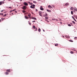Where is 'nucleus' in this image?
I'll list each match as a JSON object with an SVG mask.
<instances>
[{"mask_svg": "<svg viewBox=\"0 0 77 77\" xmlns=\"http://www.w3.org/2000/svg\"><path fill=\"white\" fill-rule=\"evenodd\" d=\"M70 24H72V23H70Z\"/></svg>", "mask_w": 77, "mask_h": 77, "instance_id": "nucleus-43", "label": "nucleus"}, {"mask_svg": "<svg viewBox=\"0 0 77 77\" xmlns=\"http://www.w3.org/2000/svg\"><path fill=\"white\" fill-rule=\"evenodd\" d=\"M42 8V6H41V8H40V9L42 11H43V10H44V8Z\"/></svg>", "mask_w": 77, "mask_h": 77, "instance_id": "nucleus-13", "label": "nucleus"}, {"mask_svg": "<svg viewBox=\"0 0 77 77\" xmlns=\"http://www.w3.org/2000/svg\"><path fill=\"white\" fill-rule=\"evenodd\" d=\"M52 6L53 7V8H54V5H52Z\"/></svg>", "mask_w": 77, "mask_h": 77, "instance_id": "nucleus-39", "label": "nucleus"}, {"mask_svg": "<svg viewBox=\"0 0 77 77\" xmlns=\"http://www.w3.org/2000/svg\"><path fill=\"white\" fill-rule=\"evenodd\" d=\"M22 9L23 10H26V9H27V6H23V7L22 8Z\"/></svg>", "mask_w": 77, "mask_h": 77, "instance_id": "nucleus-1", "label": "nucleus"}, {"mask_svg": "<svg viewBox=\"0 0 77 77\" xmlns=\"http://www.w3.org/2000/svg\"><path fill=\"white\" fill-rule=\"evenodd\" d=\"M52 20H54V21H55V20H56V19H52Z\"/></svg>", "mask_w": 77, "mask_h": 77, "instance_id": "nucleus-31", "label": "nucleus"}, {"mask_svg": "<svg viewBox=\"0 0 77 77\" xmlns=\"http://www.w3.org/2000/svg\"><path fill=\"white\" fill-rule=\"evenodd\" d=\"M7 15V14H5L3 16V17H5Z\"/></svg>", "mask_w": 77, "mask_h": 77, "instance_id": "nucleus-26", "label": "nucleus"}, {"mask_svg": "<svg viewBox=\"0 0 77 77\" xmlns=\"http://www.w3.org/2000/svg\"><path fill=\"white\" fill-rule=\"evenodd\" d=\"M22 0H20V2H22Z\"/></svg>", "mask_w": 77, "mask_h": 77, "instance_id": "nucleus-55", "label": "nucleus"}, {"mask_svg": "<svg viewBox=\"0 0 77 77\" xmlns=\"http://www.w3.org/2000/svg\"><path fill=\"white\" fill-rule=\"evenodd\" d=\"M23 13H25V12H26V11H24V10H23Z\"/></svg>", "mask_w": 77, "mask_h": 77, "instance_id": "nucleus-25", "label": "nucleus"}, {"mask_svg": "<svg viewBox=\"0 0 77 77\" xmlns=\"http://www.w3.org/2000/svg\"><path fill=\"white\" fill-rule=\"evenodd\" d=\"M71 10H73V7H71Z\"/></svg>", "mask_w": 77, "mask_h": 77, "instance_id": "nucleus-27", "label": "nucleus"}, {"mask_svg": "<svg viewBox=\"0 0 77 77\" xmlns=\"http://www.w3.org/2000/svg\"><path fill=\"white\" fill-rule=\"evenodd\" d=\"M1 20H0V22H1Z\"/></svg>", "mask_w": 77, "mask_h": 77, "instance_id": "nucleus-56", "label": "nucleus"}, {"mask_svg": "<svg viewBox=\"0 0 77 77\" xmlns=\"http://www.w3.org/2000/svg\"><path fill=\"white\" fill-rule=\"evenodd\" d=\"M28 3H29V4H30V2H28Z\"/></svg>", "mask_w": 77, "mask_h": 77, "instance_id": "nucleus-45", "label": "nucleus"}, {"mask_svg": "<svg viewBox=\"0 0 77 77\" xmlns=\"http://www.w3.org/2000/svg\"><path fill=\"white\" fill-rule=\"evenodd\" d=\"M36 11L37 12V11H38V10H37V9H36Z\"/></svg>", "mask_w": 77, "mask_h": 77, "instance_id": "nucleus-42", "label": "nucleus"}, {"mask_svg": "<svg viewBox=\"0 0 77 77\" xmlns=\"http://www.w3.org/2000/svg\"><path fill=\"white\" fill-rule=\"evenodd\" d=\"M1 13H0V15H1Z\"/></svg>", "mask_w": 77, "mask_h": 77, "instance_id": "nucleus-61", "label": "nucleus"}, {"mask_svg": "<svg viewBox=\"0 0 77 77\" xmlns=\"http://www.w3.org/2000/svg\"><path fill=\"white\" fill-rule=\"evenodd\" d=\"M69 42H73V41L72 40H69Z\"/></svg>", "mask_w": 77, "mask_h": 77, "instance_id": "nucleus-21", "label": "nucleus"}, {"mask_svg": "<svg viewBox=\"0 0 77 77\" xmlns=\"http://www.w3.org/2000/svg\"><path fill=\"white\" fill-rule=\"evenodd\" d=\"M65 6H68V5H69V3L68 2H67L65 3Z\"/></svg>", "mask_w": 77, "mask_h": 77, "instance_id": "nucleus-5", "label": "nucleus"}, {"mask_svg": "<svg viewBox=\"0 0 77 77\" xmlns=\"http://www.w3.org/2000/svg\"><path fill=\"white\" fill-rule=\"evenodd\" d=\"M48 8H53V7H51V6L50 5H48Z\"/></svg>", "mask_w": 77, "mask_h": 77, "instance_id": "nucleus-14", "label": "nucleus"}, {"mask_svg": "<svg viewBox=\"0 0 77 77\" xmlns=\"http://www.w3.org/2000/svg\"><path fill=\"white\" fill-rule=\"evenodd\" d=\"M34 30V31H36L38 30V29L37 28H36Z\"/></svg>", "mask_w": 77, "mask_h": 77, "instance_id": "nucleus-20", "label": "nucleus"}, {"mask_svg": "<svg viewBox=\"0 0 77 77\" xmlns=\"http://www.w3.org/2000/svg\"><path fill=\"white\" fill-rule=\"evenodd\" d=\"M38 31L39 32H41V29L40 28L38 29Z\"/></svg>", "mask_w": 77, "mask_h": 77, "instance_id": "nucleus-22", "label": "nucleus"}, {"mask_svg": "<svg viewBox=\"0 0 77 77\" xmlns=\"http://www.w3.org/2000/svg\"><path fill=\"white\" fill-rule=\"evenodd\" d=\"M12 15H13V13H12Z\"/></svg>", "mask_w": 77, "mask_h": 77, "instance_id": "nucleus-60", "label": "nucleus"}, {"mask_svg": "<svg viewBox=\"0 0 77 77\" xmlns=\"http://www.w3.org/2000/svg\"><path fill=\"white\" fill-rule=\"evenodd\" d=\"M74 39H77V37H75Z\"/></svg>", "mask_w": 77, "mask_h": 77, "instance_id": "nucleus-40", "label": "nucleus"}, {"mask_svg": "<svg viewBox=\"0 0 77 77\" xmlns=\"http://www.w3.org/2000/svg\"><path fill=\"white\" fill-rule=\"evenodd\" d=\"M33 3H36V1H34L33 2Z\"/></svg>", "mask_w": 77, "mask_h": 77, "instance_id": "nucleus-29", "label": "nucleus"}, {"mask_svg": "<svg viewBox=\"0 0 77 77\" xmlns=\"http://www.w3.org/2000/svg\"><path fill=\"white\" fill-rule=\"evenodd\" d=\"M43 31H44V32H45V30H43Z\"/></svg>", "mask_w": 77, "mask_h": 77, "instance_id": "nucleus-50", "label": "nucleus"}, {"mask_svg": "<svg viewBox=\"0 0 77 77\" xmlns=\"http://www.w3.org/2000/svg\"><path fill=\"white\" fill-rule=\"evenodd\" d=\"M12 12V11H10V12Z\"/></svg>", "mask_w": 77, "mask_h": 77, "instance_id": "nucleus-49", "label": "nucleus"}, {"mask_svg": "<svg viewBox=\"0 0 77 77\" xmlns=\"http://www.w3.org/2000/svg\"><path fill=\"white\" fill-rule=\"evenodd\" d=\"M66 37L67 38H70V37L69 36V35H66Z\"/></svg>", "mask_w": 77, "mask_h": 77, "instance_id": "nucleus-12", "label": "nucleus"}, {"mask_svg": "<svg viewBox=\"0 0 77 77\" xmlns=\"http://www.w3.org/2000/svg\"><path fill=\"white\" fill-rule=\"evenodd\" d=\"M25 18H26V19H29V18H30V17H29H29H27L25 16Z\"/></svg>", "mask_w": 77, "mask_h": 77, "instance_id": "nucleus-19", "label": "nucleus"}, {"mask_svg": "<svg viewBox=\"0 0 77 77\" xmlns=\"http://www.w3.org/2000/svg\"><path fill=\"white\" fill-rule=\"evenodd\" d=\"M15 12H16V13H17V11H15Z\"/></svg>", "mask_w": 77, "mask_h": 77, "instance_id": "nucleus-57", "label": "nucleus"}, {"mask_svg": "<svg viewBox=\"0 0 77 77\" xmlns=\"http://www.w3.org/2000/svg\"><path fill=\"white\" fill-rule=\"evenodd\" d=\"M38 13L40 16L41 17H42V12H41V11H39Z\"/></svg>", "mask_w": 77, "mask_h": 77, "instance_id": "nucleus-3", "label": "nucleus"}, {"mask_svg": "<svg viewBox=\"0 0 77 77\" xmlns=\"http://www.w3.org/2000/svg\"><path fill=\"white\" fill-rule=\"evenodd\" d=\"M32 19H33V20H36V18L35 17H32Z\"/></svg>", "mask_w": 77, "mask_h": 77, "instance_id": "nucleus-10", "label": "nucleus"}, {"mask_svg": "<svg viewBox=\"0 0 77 77\" xmlns=\"http://www.w3.org/2000/svg\"><path fill=\"white\" fill-rule=\"evenodd\" d=\"M3 11H4V10H2L1 11V12H3Z\"/></svg>", "mask_w": 77, "mask_h": 77, "instance_id": "nucleus-41", "label": "nucleus"}, {"mask_svg": "<svg viewBox=\"0 0 77 77\" xmlns=\"http://www.w3.org/2000/svg\"><path fill=\"white\" fill-rule=\"evenodd\" d=\"M35 5H32L30 6V8H32L33 9H35Z\"/></svg>", "mask_w": 77, "mask_h": 77, "instance_id": "nucleus-2", "label": "nucleus"}, {"mask_svg": "<svg viewBox=\"0 0 77 77\" xmlns=\"http://www.w3.org/2000/svg\"><path fill=\"white\" fill-rule=\"evenodd\" d=\"M47 16H48V14L47 13H45V15H43V17H47Z\"/></svg>", "mask_w": 77, "mask_h": 77, "instance_id": "nucleus-9", "label": "nucleus"}, {"mask_svg": "<svg viewBox=\"0 0 77 77\" xmlns=\"http://www.w3.org/2000/svg\"><path fill=\"white\" fill-rule=\"evenodd\" d=\"M45 20L46 21H47L48 20Z\"/></svg>", "mask_w": 77, "mask_h": 77, "instance_id": "nucleus-52", "label": "nucleus"}, {"mask_svg": "<svg viewBox=\"0 0 77 77\" xmlns=\"http://www.w3.org/2000/svg\"><path fill=\"white\" fill-rule=\"evenodd\" d=\"M15 11V10H13V11Z\"/></svg>", "mask_w": 77, "mask_h": 77, "instance_id": "nucleus-47", "label": "nucleus"}, {"mask_svg": "<svg viewBox=\"0 0 77 77\" xmlns=\"http://www.w3.org/2000/svg\"><path fill=\"white\" fill-rule=\"evenodd\" d=\"M2 3H3V4L4 3L2 2H0V5H2Z\"/></svg>", "mask_w": 77, "mask_h": 77, "instance_id": "nucleus-16", "label": "nucleus"}, {"mask_svg": "<svg viewBox=\"0 0 77 77\" xmlns=\"http://www.w3.org/2000/svg\"><path fill=\"white\" fill-rule=\"evenodd\" d=\"M5 18H4L3 19L2 18V21H3V20H5Z\"/></svg>", "mask_w": 77, "mask_h": 77, "instance_id": "nucleus-32", "label": "nucleus"}, {"mask_svg": "<svg viewBox=\"0 0 77 77\" xmlns=\"http://www.w3.org/2000/svg\"><path fill=\"white\" fill-rule=\"evenodd\" d=\"M28 17H30V16H31V14L28 13Z\"/></svg>", "mask_w": 77, "mask_h": 77, "instance_id": "nucleus-17", "label": "nucleus"}, {"mask_svg": "<svg viewBox=\"0 0 77 77\" xmlns=\"http://www.w3.org/2000/svg\"><path fill=\"white\" fill-rule=\"evenodd\" d=\"M33 28L34 29H36V26L35 25H33Z\"/></svg>", "mask_w": 77, "mask_h": 77, "instance_id": "nucleus-15", "label": "nucleus"}, {"mask_svg": "<svg viewBox=\"0 0 77 77\" xmlns=\"http://www.w3.org/2000/svg\"><path fill=\"white\" fill-rule=\"evenodd\" d=\"M35 20L32 21V23H35Z\"/></svg>", "mask_w": 77, "mask_h": 77, "instance_id": "nucleus-37", "label": "nucleus"}, {"mask_svg": "<svg viewBox=\"0 0 77 77\" xmlns=\"http://www.w3.org/2000/svg\"><path fill=\"white\" fill-rule=\"evenodd\" d=\"M73 9L74 10V11H77V9L76 8V7H74L73 8Z\"/></svg>", "mask_w": 77, "mask_h": 77, "instance_id": "nucleus-6", "label": "nucleus"}, {"mask_svg": "<svg viewBox=\"0 0 77 77\" xmlns=\"http://www.w3.org/2000/svg\"><path fill=\"white\" fill-rule=\"evenodd\" d=\"M30 5H33V3H30Z\"/></svg>", "mask_w": 77, "mask_h": 77, "instance_id": "nucleus-34", "label": "nucleus"}, {"mask_svg": "<svg viewBox=\"0 0 77 77\" xmlns=\"http://www.w3.org/2000/svg\"><path fill=\"white\" fill-rule=\"evenodd\" d=\"M48 12H51V10H48Z\"/></svg>", "mask_w": 77, "mask_h": 77, "instance_id": "nucleus-33", "label": "nucleus"}, {"mask_svg": "<svg viewBox=\"0 0 77 77\" xmlns=\"http://www.w3.org/2000/svg\"><path fill=\"white\" fill-rule=\"evenodd\" d=\"M74 51H75V50H74Z\"/></svg>", "mask_w": 77, "mask_h": 77, "instance_id": "nucleus-58", "label": "nucleus"}, {"mask_svg": "<svg viewBox=\"0 0 77 77\" xmlns=\"http://www.w3.org/2000/svg\"><path fill=\"white\" fill-rule=\"evenodd\" d=\"M9 8H10L11 9H12V8L11 7H9Z\"/></svg>", "mask_w": 77, "mask_h": 77, "instance_id": "nucleus-38", "label": "nucleus"}, {"mask_svg": "<svg viewBox=\"0 0 77 77\" xmlns=\"http://www.w3.org/2000/svg\"><path fill=\"white\" fill-rule=\"evenodd\" d=\"M55 20H56V21H58V20L57 19H56Z\"/></svg>", "mask_w": 77, "mask_h": 77, "instance_id": "nucleus-44", "label": "nucleus"}, {"mask_svg": "<svg viewBox=\"0 0 77 77\" xmlns=\"http://www.w3.org/2000/svg\"><path fill=\"white\" fill-rule=\"evenodd\" d=\"M63 38H65V36H64V35H63Z\"/></svg>", "mask_w": 77, "mask_h": 77, "instance_id": "nucleus-48", "label": "nucleus"}, {"mask_svg": "<svg viewBox=\"0 0 77 77\" xmlns=\"http://www.w3.org/2000/svg\"><path fill=\"white\" fill-rule=\"evenodd\" d=\"M23 5L25 6H28V4L26 2H24Z\"/></svg>", "mask_w": 77, "mask_h": 77, "instance_id": "nucleus-4", "label": "nucleus"}, {"mask_svg": "<svg viewBox=\"0 0 77 77\" xmlns=\"http://www.w3.org/2000/svg\"><path fill=\"white\" fill-rule=\"evenodd\" d=\"M30 0L32 1V0Z\"/></svg>", "mask_w": 77, "mask_h": 77, "instance_id": "nucleus-62", "label": "nucleus"}, {"mask_svg": "<svg viewBox=\"0 0 77 77\" xmlns=\"http://www.w3.org/2000/svg\"><path fill=\"white\" fill-rule=\"evenodd\" d=\"M5 74H6V75H8L9 74V73H8V72H5Z\"/></svg>", "mask_w": 77, "mask_h": 77, "instance_id": "nucleus-11", "label": "nucleus"}, {"mask_svg": "<svg viewBox=\"0 0 77 77\" xmlns=\"http://www.w3.org/2000/svg\"><path fill=\"white\" fill-rule=\"evenodd\" d=\"M11 69H7L6 70L7 72H11Z\"/></svg>", "mask_w": 77, "mask_h": 77, "instance_id": "nucleus-8", "label": "nucleus"}, {"mask_svg": "<svg viewBox=\"0 0 77 77\" xmlns=\"http://www.w3.org/2000/svg\"><path fill=\"white\" fill-rule=\"evenodd\" d=\"M75 17H76V18L77 19V16H75Z\"/></svg>", "mask_w": 77, "mask_h": 77, "instance_id": "nucleus-53", "label": "nucleus"}, {"mask_svg": "<svg viewBox=\"0 0 77 77\" xmlns=\"http://www.w3.org/2000/svg\"><path fill=\"white\" fill-rule=\"evenodd\" d=\"M1 15H3V14H1Z\"/></svg>", "mask_w": 77, "mask_h": 77, "instance_id": "nucleus-46", "label": "nucleus"}, {"mask_svg": "<svg viewBox=\"0 0 77 77\" xmlns=\"http://www.w3.org/2000/svg\"><path fill=\"white\" fill-rule=\"evenodd\" d=\"M72 18H73V19L74 20V21H75V22H77V20H75V18H74V17L72 16Z\"/></svg>", "mask_w": 77, "mask_h": 77, "instance_id": "nucleus-7", "label": "nucleus"}, {"mask_svg": "<svg viewBox=\"0 0 77 77\" xmlns=\"http://www.w3.org/2000/svg\"><path fill=\"white\" fill-rule=\"evenodd\" d=\"M68 26H69V27H71V25L70 24H68Z\"/></svg>", "mask_w": 77, "mask_h": 77, "instance_id": "nucleus-24", "label": "nucleus"}, {"mask_svg": "<svg viewBox=\"0 0 77 77\" xmlns=\"http://www.w3.org/2000/svg\"><path fill=\"white\" fill-rule=\"evenodd\" d=\"M71 14H72V15H73V11H71Z\"/></svg>", "mask_w": 77, "mask_h": 77, "instance_id": "nucleus-23", "label": "nucleus"}, {"mask_svg": "<svg viewBox=\"0 0 77 77\" xmlns=\"http://www.w3.org/2000/svg\"><path fill=\"white\" fill-rule=\"evenodd\" d=\"M60 24H62V22H60Z\"/></svg>", "mask_w": 77, "mask_h": 77, "instance_id": "nucleus-54", "label": "nucleus"}, {"mask_svg": "<svg viewBox=\"0 0 77 77\" xmlns=\"http://www.w3.org/2000/svg\"><path fill=\"white\" fill-rule=\"evenodd\" d=\"M8 1H11V0H8Z\"/></svg>", "mask_w": 77, "mask_h": 77, "instance_id": "nucleus-59", "label": "nucleus"}, {"mask_svg": "<svg viewBox=\"0 0 77 77\" xmlns=\"http://www.w3.org/2000/svg\"><path fill=\"white\" fill-rule=\"evenodd\" d=\"M59 45V44H56L55 45V46L56 47H57V46H58Z\"/></svg>", "mask_w": 77, "mask_h": 77, "instance_id": "nucleus-18", "label": "nucleus"}, {"mask_svg": "<svg viewBox=\"0 0 77 77\" xmlns=\"http://www.w3.org/2000/svg\"><path fill=\"white\" fill-rule=\"evenodd\" d=\"M72 22L74 24H75V22H74V21H72Z\"/></svg>", "mask_w": 77, "mask_h": 77, "instance_id": "nucleus-30", "label": "nucleus"}, {"mask_svg": "<svg viewBox=\"0 0 77 77\" xmlns=\"http://www.w3.org/2000/svg\"><path fill=\"white\" fill-rule=\"evenodd\" d=\"M47 11H48V10H47Z\"/></svg>", "mask_w": 77, "mask_h": 77, "instance_id": "nucleus-51", "label": "nucleus"}, {"mask_svg": "<svg viewBox=\"0 0 77 77\" xmlns=\"http://www.w3.org/2000/svg\"><path fill=\"white\" fill-rule=\"evenodd\" d=\"M29 25H31V23L29 22Z\"/></svg>", "mask_w": 77, "mask_h": 77, "instance_id": "nucleus-36", "label": "nucleus"}, {"mask_svg": "<svg viewBox=\"0 0 77 77\" xmlns=\"http://www.w3.org/2000/svg\"><path fill=\"white\" fill-rule=\"evenodd\" d=\"M70 53H71V54H73V52H72V51H70Z\"/></svg>", "mask_w": 77, "mask_h": 77, "instance_id": "nucleus-28", "label": "nucleus"}, {"mask_svg": "<svg viewBox=\"0 0 77 77\" xmlns=\"http://www.w3.org/2000/svg\"><path fill=\"white\" fill-rule=\"evenodd\" d=\"M45 18L46 19H47V20H48V17H46Z\"/></svg>", "mask_w": 77, "mask_h": 77, "instance_id": "nucleus-35", "label": "nucleus"}]
</instances>
